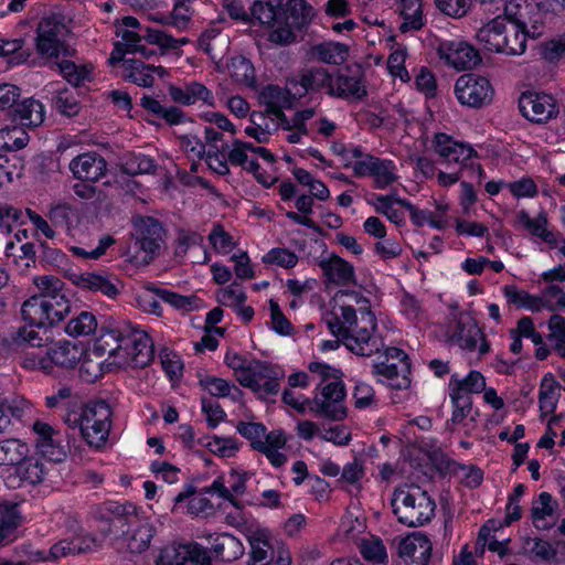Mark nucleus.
I'll list each match as a JSON object with an SVG mask.
<instances>
[{
  "label": "nucleus",
  "instance_id": "09e8293b",
  "mask_svg": "<svg viewBox=\"0 0 565 565\" xmlns=\"http://www.w3.org/2000/svg\"><path fill=\"white\" fill-rule=\"evenodd\" d=\"M97 326L96 317L92 312L82 311L67 322L65 332L74 338L87 337L96 331Z\"/></svg>",
  "mask_w": 565,
  "mask_h": 565
},
{
  "label": "nucleus",
  "instance_id": "13d9d810",
  "mask_svg": "<svg viewBox=\"0 0 565 565\" xmlns=\"http://www.w3.org/2000/svg\"><path fill=\"white\" fill-rule=\"evenodd\" d=\"M52 105L60 114L67 117L76 116L81 109L78 100L67 88L57 92Z\"/></svg>",
  "mask_w": 565,
  "mask_h": 565
},
{
  "label": "nucleus",
  "instance_id": "8fccbe9b",
  "mask_svg": "<svg viewBox=\"0 0 565 565\" xmlns=\"http://www.w3.org/2000/svg\"><path fill=\"white\" fill-rule=\"evenodd\" d=\"M17 473L21 481L32 486L41 483L46 475L44 465L39 459L28 456L17 466Z\"/></svg>",
  "mask_w": 565,
  "mask_h": 565
},
{
  "label": "nucleus",
  "instance_id": "c756f323",
  "mask_svg": "<svg viewBox=\"0 0 565 565\" xmlns=\"http://www.w3.org/2000/svg\"><path fill=\"white\" fill-rule=\"evenodd\" d=\"M332 85L334 92L331 93V97L333 98L354 97L362 99L367 95L365 87L362 86L358 77L344 75L338 70L334 71Z\"/></svg>",
  "mask_w": 565,
  "mask_h": 565
},
{
  "label": "nucleus",
  "instance_id": "864d4df0",
  "mask_svg": "<svg viewBox=\"0 0 565 565\" xmlns=\"http://www.w3.org/2000/svg\"><path fill=\"white\" fill-rule=\"evenodd\" d=\"M31 324L26 327H21L15 332V337L13 338L14 342L18 345H28L32 349H40L42 347L47 345L50 340V335L43 332V335L40 334V331L33 329Z\"/></svg>",
  "mask_w": 565,
  "mask_h": 565
},
{
  "label": "nucleus",
  "instance_id": "680f3d73",
  "mask_svg": "<svg viewBox=\"0 0 565 565\" xmlns=\"http://www.w3.org/2000/svg\"><path fill=\"white\" fill-rule=\"evenodd\" d=\"M200 384L203 388L207 390L212 396L215 397L230 396L232 390H234L237 394H242V391L234 384H231L228 381L221 377L206 376L200 381Z\"/></svg>",
  "mask_w": 565,
  "mask_h": 565
},
{
  "label": "nucleus",
  "instance_id": "0eeeda50",
  "mask_svg": "<svg viewBox=\"0 0 565 565\" xmlns=\"http://www.w3.org/2000/svg\"><path fill=\"white\" fill-rule=\"evenodd\" d=\"M68 33L70 30L61 14L42 18L36 28V52L49 60H56L60 55L64 57L74 56L76 50L65 40Z\"/></svg>",
  "mask_w": 565,
  "mask_h": 565
},
{
  "label": "nucleus",
  "instance_id": "393cba45",
  "mask_svg": "<svg viewBox=\"0 0 565 565\" xmlns=\"http://www.w3.org/2000/svg\"><path fill=\"white\" fill-rule=\"evenodd\" d=\"M169 94L173 102L182 105H193L196 102H203L209 106H214L212 92L198 82L188 83L183 87L171 85Z\"/></svg>",
  "mask_w": 565,
  "mask_h": 565
},
{
  "label": "nucleus",
  "instance_id": "7ed1b4c3",
  "mask_svg": "<svg viewBox=\"0 0 565 565\" xmlns=\"http://www.w3.org/2000/svg\"><path fill=\"white\" fill-rule=\"evenodd\" d=\"M110 511L113 516L108 520V527L104 532L111 536L115 547L119 552H145L154 535L153 526L142 521L131 504H116Z\"/></svg>",
  "mask_w": 565,
  "mask_h": 565
},
{
  "label": "nucleus",
  "instance_id": "a211bd4d",
  "mask_svg": "<svg viewBox=\"0 0 565 565\" xmlns=\"http://www.w3.org/2000/svg\"><path fill=\"white\" fill-rule=\"evenodd\" d=\"M135 227L137 232L136 245L145 252L143 260L148 263L160 249L164 230L162 224L151 216L140 217L139 221L135 223Z\"/></svg>",
  "mask_w": 565,
  "mask_h": 565
},
{
  "label": "nucleus",
  "instance_id": "5fc2aeb1",
  "mask_svg": "<svg viewBox=\"0 0 565 565\" xmlns=\"http://www.w3.org/2000/svg\"><path fill=\"white\" fill-rule=\"evenodd\" d=\"M449 387H460L467 394L481 393L486 387V379L478 371H471L465 379L459 380L457 375H452Z\"/></svg>",
  "mask_w": 565,
  "mask_h": 565
},
{
  "label": "nucleus",
  "instance_id": "6e6d98bb",
  "mask_svg": "<svg viewBox=\"0 0 565 565\" xmlns=\"http://www.w3.org/2000/svg\"><path fill=\"white\" fill-rule=\"evenodd\" d=\"M396 199L393 194L377 195L374 207L377 213L384 214L392 223L399 225L404 223L405 216L403 211L393 206L396 204Z\"/></svg>",
  "mask_w": 565,
  "mask_h": 565
},
{
  "label": "nucleus",
  "instance_id": "9b49d317",
  "mask_svg": "<svg viewBox=\"0 0 565 565\" xmlns=\"http://www.w3.org/2000/svg\"><path fill=\"white\" fill-rule=\"evenodd\" d=\"M282 376L279 369L259 361H252L246 374L241 376L239 384L265 399L278 394L279 380Z\"/></svg>",
  "mask_w": 565,
  "mask_h": 565
},
{
  "label": "nucleus",
  "instance_id": "cd10ccee",
  "mask_svg": "<svg viewBox=\"0 0 565 565\" xmlns=\"http://www.w3.org/2000/svg\"><path fill=\"white\" fill-rule=\"evenodd\" d=\"M456 343L463 350L473 351L482 332L477 322L469 316H460L452 335Z\"/></svg>",
  "mask_w": 565,
  "mask_h": 565
},
{
  "label": "nucleus",
  "instance_id": "f704fd0d",
  "mask_svg": "<svg viewBox=\"0 0 565 565\" xmlns=\"http://www.w3.org/2000/svg\"><path fill=\"white\" fill-rule=\"evenodd\" d=\"M557 509V502L548 492L540 493L539 498L533 501L531 515L533 524L536 529L546 530L552 526L546 519L553 516Z\"/></svg>",
  "mask_w": 565,
  "mask_h": 565
},
{
  "label": "nucleus",
  "instance_id": "6e6552de",
  "mask_svg": "<svg viewBox=\"0 0 565 565\" xmlns=\"http://www.w3.org/2000/svg\"><path fill=\"white\" fill-rule=\"evenodd\" d=\"M111 408L105 401L87 403L74 425H79L81 433L86 443L94 448H102L111 427Z\"/></svg>",
  "mask_w": 565,
  "mask_h": 565
},
{
  "label": "nucleus",
  "instance_id": "7c9ffc66",
  "mask_svg": "<svg viewBox=\"0 0 565 565\" xmlns=\"http://www.w3.org/2000/svg\"><path fill=\"white\" fill-rule=\"evenodd\" d=\"M14 119L22 126L38 127L44 120V106L34 98H26L14 104Z\"/></svg>",
  "mask_w": 565,
  "mask_h": 565
},
{
  "label": "nucleus",
  "instance_id": "aec40b11",
  "mask_svg": "<svg viewBox=\"0 0 565 565\" xmlns=\"http://www.w3.org/2000/svg\"><path fill=\"white\" fill-rule=\"evenodd\" d=\"M36 435L35 447L41 455L53 462H62L67 455V447L62 445L60 434L54 428L41 420L33 424Z\"/></svg>",
  "mask_w": 565,
  "mask_h": 565
},
{
  "label": "nucleus",
  "instance_id": "2f4dec72",
  "mask_svg": "<svg viewBox=\"0 0 565 565\" xmlns=\"http://www.w3.org/2000/svg\"><path fill=\"white\" fill-rule=\"evenodd\" d=\"M280 6L281 0H255L250 7V17L274 30L279 24Z\"/></svg>",
  "mask_w": 565,
  "mask_h": 565
},
{
  "label": "nucleus",
  "instance_id": "dca6fc26",
  "mask_svg": "<svg viewBox=\"0 0 565 565\" xmlns=\"http://www.w3.org/2000/svg\"><path fill=\"white\" fill-rule=\"evenodd\" d=\"M128 327L119 326H103L100 334L97 338L94 349L99 354H108L109 364L122 367L125 362V350L127 348L124 344V340L128 335Z\"/></svg>",
  "mask_w": 565,
  "mask_h": 565
},
{
  "label": "nucleus",
  "instance_id": "e433bc0d",
  "mask_svg": "<svg viewBox=\"0 0 565 565\" xmlns=\"http://www.w3.org/2000/svg\"><path fill=\"white\" fill-rule=\"evenodd\" d=\"M313 56L327 64L340 65L345 62L349 47L339 42H324L312 47Z\"/></svg>",
  "mask_w": 565,
  "mask_h": 565
},
{
  "label": "nucleus",
  "instance_id": "b1692460",
  "mask_svg": "<svg viewBox=\"0 0 565 565\" xmlns=\"http://www.w3.org/2000/svg\"><path fill=\"white\" fill-rule=\"evenodd\" d=\"M505 18L497 15L488 23L483 24L476 33V39L484 51L490 53H501L507 32Z\"/></svg>",
  "mask_w": 565,
  "mask_h": 565
},
{
  "label": "nucleus",
  "instance_id": "bb28decb",
  "mask_svg": "<svg viewBox=\"0 0 565 565\" xmlns=\"http://www.w3.org/2000/svg\"><path fill=\"white\" fill-rule=\"evenodd\" d=\"M47 360L50 361L51 374L55 367L74 369L79 361V352L76 345L65 341L46 350Z\"/></svg>",
  "mask_w": 565,
  "mask_h": 565
},
{
  "label": "nucleus",
  "instance_id": "49530a36",
  "mask_svg": "<svg viewBox=\"0 0 565 565\" xmlns=\"http://www.w3.org/2000/svg\"><path fill=\"white\" fill-rule=\"evenodd\" d=\"M122 173L135 177L143 173H154L157 164L154 160L141 153L128 154L120 166Z\"/></svg>",
  "mask_w": 565,
  "mask_h": 565
},
{
  "label": "nucleus",
  "instance_id": "20e7f679",
  "mask_svg": "<svg viewBox=\"0 0 565 565\" xmlns=\"http://www.w3.org/2000/svg\"><path fill=\"white\" fill-rule=\"evenodd\" d=\"M308 369L318 375L321 387L320 395L307 401L309 409L316 415L332 420H342L347 416V408L343 405L345 397L343 373L339 369L320 362H311Z\"/></svg>",
  "mask_w": 565,
  "mask_h": 565
},
{
  "label": "nucleus",
  "instance_id": "4468645a",
  "mask_svg": "<svg viewBox=\"0 0 565 565\" xmlns=\"http://www.w3.org/2000/svg\"><path fill=\"white\" fill-rule=\"evenodd\" d=\"M204 138L206 145L196 140V145L199 146L196 157L199 159H204L209 169L214 173L218 175L230 174V167H227L225 156V152L228 149V143L217 145L218 141H222L223 134L212 127H205Z\"/></svg>",
  "mask_w": 565,
  "mask_h": 565
},
{
  "label": "nucleus",
  "instance_id": "1a4fd4ad",
  "mask_svg": "<svg viewBox=\"0 0 565 565\" xmlns=\"http://www.w3.org/2000/svg\"><path fill=\"white\" fill-rule=\"evenodd\" d=\"M503 295L509 303L533 312H539L542 308L550 311L565 308V292L557 285L547 286L543 290V297H536L525 290H519L514 285L504 286Z\"/></svg>",
  "mask_w": 565,
  "mask_h": 565
},
{
  "label": "nucleus",
  "instance_id": "4c0bfd02",
  "mask_svg": "<svg viewBox=\"0 0 565 565\" xmlns=\"http://www.w3.org/2000/svg\"><path fill=\"white\" fill-rule=\"evenodd\" d=\"M29 455V447L20 439L0 441V466H18Z\"/></svg>",
  "mask_w": 565,
  "mask_h": 565
},
{
  "label": "nucleus",
  "instance_id": "5701e85b",
  "mask_svg": "<svg viewBox=\"0 0 565 565\" xmlns=\"http://www.w3.org/2000/svg\"><path fill=\"white\" fill-rule=\"evenodd\" d=\"M433 143L434 150L447 162H460L465 164L467 160L477 156L472 147L460 143L443 132L435 135Z\"/></svg>",
  "mask_w": 565,
  "mask_h": 565
},
{
  "label": "nucleus",
  "instance_id": "a18cd8bd",
  "mask_svg": "<svg viewBox=\"0 0 565 565\" xmlns=\"http://www.w3.org/2000/svg\"><path fill=\"white\" fill-rule=\"evenodd\" d=\"M21 515L15 504H0V546L9 542L11 534L20 525Z\"/></svg>",
  "mask_w": 565,
  "mask_h": 565
},
{
  "label": "nucleus",
  "instance_id": "412c9836",
  "mask_svg": "<svg viewBox=\"0 0 565 565\" xmlns=\"http://www.w3.org/2000/svg\"><path fill=\"white\" fill-rule=\"evenodd\" d=\"M70 170L75 179L95 183L105 175L107 161L97 152H85L70 162Z\"/></svg>",
  "mask_w": 565,
  "mask_h": 565
},
{
  "label": "nucleus",
  "instance_id": "ddd939ff",
  "mask_svg": "<svg viewBox=\"0 0 565 565\" xmlns=\"http://www.w3.org/2000/svg\"><path fill=\"white\" fill-rule=\"evenodd\" d=\"M437 53L441 60L458 71L472 70L482 62L479 51L460 39L441 41Z\"/></svg>",
  "mask_w": 565,
  "mask_h": 565
},
{
  "label": "nucleus",
  "instance_id": "a878e982",
  "mask_svg": "<svg viewBox=\"0 0 565 565\" xmlns=\"http://www.w3.org/2000/svg\"><path fill=\"white\" fill-rule=\"evenodd\" d=\"M54 309V306L46 305V299L41 297L32 296L28 300H25L21 307V315L24 321H26L31 327H36L38 329H44V333L47 332V320L49 316L46 310ZM55 310H60L58 306L55 307Z\"/></svg>",
  "mask_w": 565,
  "mask_h": 565
},
{
  "label": "nucleus",
  "instance_id": "338daca9",
  "mask_svg": "<svg viewBox=\"0 0 565 565\" xmlns=\"http://www.w3.org/2000/svg\"><path fill=\"white\" fill-rule=\"evenodd\" d=\"M436 8L445 15L459 19L465 17L472 4V0H436Z\"/></svg>",
  "mask_w": 565,
  "mask_h": 565
},
{
  "label": "nucleus",
  "instance_id": "774afa93",
  "mask_svg": "<svg viewBox=\"0 0 565 565\" xmlns=\"http://www.w3.org/2000/svg\"><path fill=\"white\" fill-rule=\"evenodd\" d=\"M47 217L54 226L70 230L75 212L68 204H57L51 207Z\"/></svg>",
  "mask_w": 565,
  "mask_h": 565
},
{
  "label": "nucleus",
  "instance_id": "58836bf2",
  "mask_svg": "<svg viewBox=\"0 0 565 565\" xmlns=\"http://www.w3.org/2000/svg\"><path fill=\"white\" fill-rule=\"evenodd\" d=\"M60 74L73 86L78 87L84 85L85 82L92 81L93 67L88 64L76 65L72 61L62 60L54 64Z\"/></svg>",
  "mask_w": 565,
  "mask_h": 565
},
{
  "label": "nucleus",
  "instance_id": "e2e57ef3",
  "mask_svg": "<svg viewBox=\"0 0 565 565\" xmlns=\"http://www.w3.org/2000/svg\"><path fill=\"white\" fill-rule=\"evenodd\" d=\"M24 44L23 39L7 40L0 39V56L13 55L12 62L21 64L28 61L31 53L22 50Z\"/></svg>",
  "mask_w": 565,
  "mask_h": 565
},
{
  "label": "nucleus",
  "instance_id": "69168bd1",
  "mask_svg": "<svg viewBox=\"0 0 565 565\" xmlns=\"http://www.w3.org/2000/svg\"><path fill=\"white\" fill-rule=\"evenodd\" d=\"M216 297L221 305L235 308L243 305L246 300V294L237 282H233L228 287L220 289Z\"/></svg>",
  "mask_w": 565,
  "mask_h": 565
},
{
  "label": "nucleus",
  "instance_id": "f257e3e1",
  "mask_svg": "<svg viewBox=\"0 0 565 565\" xmlns=\"http://www.w3.org/2000/svg\"><path fill=\"white\" fill-rule=\"evenodd\" d=\"M341 316L330 313L326 323L333 335L343 340L345 347L356 355L371 356L380 351L382 344L373 337L376 319L371 310L360 311V316L351 306L340 307Z\"/></svg>",
  "mask_w": 565,
  "mask_h": 565
},
{
  "label": "nucleus",
  "instance_id": "f8f14e48",
  "mask_svg": "<svg viewBox=\"0 0 565 565\" xmlns=\"http://www.w3.org/2000/svg\"><path fill=\"white\" fill-rule=\"evenodd\" d=\"M455 94L461 105L481 108L491 103L494 89L488 78L463 74L456 81Z\"/></svg>",
  "mask_w": 565,
  "mask_h": 565
},
{
  "label": "nucleus",
  "instance_id": "f3484780",
  "mask_svg": "<svg viewBox=\"0 0 565 565\" xmlns=\"http://www.w3.org/2000/svg\"><path fill=\"white\" fill-rule=\"evenodd\" d=\"M519 108L526 119L537 124L546 122L557 114L554 98L543 93H523L519 99Z\"/></svg>",
  "mask_w": 565,
  "mask_h": 565
},
{
  "label": "nucleus",
  "instance_id": "052dcab7",
  "mask_svg": "<svg viewBox=\"0 0 565 565\" xmlns=\"http://www.w3.org/2000/svg\"><path fill=\"white\" fill-rule=\"evenodd\" d=\"M28 134L17 127L0 130V146L7 150H20L28 145Z\"/></svg>",
  "mask_w": 565,
  "mask_h": 565
},
{
  "label": "nucleus",
  "instance_id": "c85d7f7f",
  "mask_svg": "<svg viewBox=\"0 0 565 565\" xmlns=\"http://www.w3.org/2000/svg\"><path fill=\"white\" fill-rule=\"evenodd\" d=\"M411 372V363H376L373 365V374L384 376L388 385L395 390L407 388L411 384L408 374Z\"/></svg>",
  "mask_w": 565,
  "mask_h": 565
},
{
  "label": "nucleus",
  "instance_id": "c03bdc74",
  "mask_svg": "<svg viewBox=\"0 0 565 565\" xmlns=\"http://www.w3.org/2000/svg\"><path fill=\"white\" fill-rule=\"evenodd\" d=\"M79 287L99 291L107 297H115L118 294L117 285L109 278L95 273H84L77 278L76 282Z\"/></svg>",
  "mask_w": 565,
  "mask_h": 565
},
{
  "label": "nucleus",
  "instance_id": "9d476101",
  "mask_svg": "<svg viewBox=\"0 0 565 565\" xmlns=\"http://www.w3.org/2000/svg\"><path fill=\"white\" fill-rule=\"evenodd\" d=\"M333 75L322 66H310L299 71L297 75L289 78L287 86L294 96L302 97L305 95L324 94L331 97L333 93Z\"/></svg>",
  "mask_w": 565,
  "mask_h": 565
},
{
  "label": "nucleus",
  "instance_id": "c9c22d12",
  "mask_svg": "<svg viewBox=\"0 0 565 565\" xmlns=\"http://www.w3.org/2000/svg\"><path fill=\"white\" fill-rule=\"evenodd\" d=\"M518 220L532 235L540 237L552 246L556 245L555 234L546 228L547 216L544 212H541L537 217L532 218L526 211H520Z\"/></svg>",
  "mask_w": 565,
  "mask_h": 565
},
{
  "label": "nucleus",
  "instance_id": "bf43d9fd",
  "mask_svg": "<svg viewBox=\"0 0 565 565\" xmlns=\"http://www.w3.org/2000/svg\"><path fill=\"white\" fill-rule=\"evenodd\" d=\"M40 294L34 295L44 299L53 297H66L63 292V281L55 276H41L34 279Z\"/></svg>",
  "mask_w": 565,
  "mask_h": 565
},
{
  "label": "nucleus",
  "instance_id": "603ef678",
  "mask_svg": "<svg viewBox=\"0 0 565 565\" xmlns=\"http://www.w3.org/2000/svg\"><path fill=\"white\" fill-rule=\"evenodd\" d=\"M396 167L392 160L377 158L370 177L374 179L375 188L384 189L397 180Z\"/></svg>",
  "mask_w": 565,
  "mask_h": 565
},
{
  "label": "nucleus",
  "instance_id": "37998d69",
  "mask_svg": "<svg viewBox=\"0 0 565 565\" xmlns=\"http://www.w3.org/2000/svg\"><path fill=\"white\" fill-rule=\"evenodd\" d=\"M399 11L404 20L399 26L403 33L419 30L424 25L420 0H401Z\"/></svg>",
  "mask_w": 565,
  "mask_h": 565
},
{
  "label": "nucleus",
  "instance_id": "f03ea898",
  "mask_svg": "<svg viewBox=\"0 0 565 565\" xmlns=\"http://www.w3.org/2000/svg\"><path fill=\"white\" fill-rule=\"evenodd\" d=\"M535 0H510L505 3L504 15L512 23L505 32L502 52L521 55L526 50V39H537L544 33L546 12Z\"/></svg>",
  "mask_w": 565,
  "mask_h": 565
},
{
  "label": "nucleus",
  "instance_id": "423d86ee",
  "mask_svg": "<svg viewBox=\"0 0 565 565\" xmlns=\"http://www.w3.org/2000/svg\"><path fill=\"white\" fill-rule=\"evenodd\" d=\"M313 17L315 10L306 0L281 1L279 24L271 30L268 41L279 46L294 43L296 32L306 28Z\"/></svg>",
  "mask_w": 565,
  "mask_h": 565
},
{
  "label": "nucleus",
  "instance_id": "ea45409f",
  "mask_svg": "<svg viewBox=\"0 0 565 565\" xmlns=\"http://www.w3.org/2000/svg\"><path fill=\"white\" fill-rule=\"evenodd\" d=\"M26 404L21 398H4L0 401V434L7 431L13 422L21 420Z\"/></svg>",
  "mask_w": 565,
  "mask_h": 565
},
{
  "label": "nucleus",
  "instance_id": "39448f33",
  "mask_svg": "<svg viewBox=\"0 0 565 565\" xmlns=\"http://www.w3.org/2000/svg\"><path fill=\"white\" fill-rule=\"evenodd\" d=\"M391 504L398 522L409 527L423 526L435 516V500L417 484L395 489Z\"/></svg>",
  "mask_w": 565,
  "mask_h": 565
},
{
  "label": "nucleus",
  "instance_id": "a19ab883",
  "mask_svg": "<svg viewBox=\"0 0 565 565\" xmlns=\"http://www.w3.org/2000/svg\"><path fill=\"white\" fill-rule=\"evenodd\" d=\"M561 388L559 383L555 380L552 373H546L540 385L539 403L540 409L544 413H553L556 409L558 394L557 390Z\"/></svg>",
  "mask_w": 565,
  "mask_h": 565
},
{
  "label": "nucleus",
  "instance_id": "4d7b16f0",
  "mask_svg": "<svg viewBox=\"0 0 565 565\" xmlns=\"http://www.w3.org/2000/svg\"><path fill=\"white\" fill-rule=\"evenodd\" d=\"M160 300L170 305L175 309L192 310L195 307V297L182 296L177 292L161 289V288H149Z\"/></svg>",
  "mask_w": 565,
  "mask_h": 565
},
{
  "label": "nucleus",
  "instance_id": "0e129e2a",
  "mask_svg": "<svg viewBox=\"0 0 565 565\" xmlns=\"http://www.w3.org/2000/svg\"><path fill=\"white\" fill-rule=\"evenodd\" d=\"M236 429L239 435L250 441V446L254 450L258 449L257 444H264L263 437L265 436L266 427L262 423L238 422Z\"/></svg>",
  "mask_w": 565,
  "mask_h": 565
},
{
  "label": "nucleus",
  "instance_id": "de8ad7c7",
  "mask_svg": "<svg viewBox=\"0 0 565 565\" xmlns=\"http://www.w3.org/2000/svg\"><path fill=\"white\" fill-rule=\"evenodd\" d=\"M250 558L255 564H267L274 556V550L265 531H257L249 536Z\"/></svg>",
  "mask_w": 565,
  "mask_h": 565
},
{
  "label": "nucleus",
  "instance_id": "4be33fe9",
  "mask_svg": "<svg viewBox=\"0 0 565 565\" xmlns=\"http://www.w3.org/2000/svg\"><path fill=\"white\" fill-rule=\"evenodd\" d=\"M319 267L329 284L340 287L356 285L354 267L338 255L321 258Z\"/></svg>",
  "mask_w": 565,
  "mask_h": 565
},
{
  "label": "nucleus",
  "instance_id": "79ce46f5",
  "mask_svg": "<svg viewBox=\"0 0 565 565\" xmlns=\"http://www.w3.org/2000/svg\"><path fill=\"white\" fill-rule=\"evenodd\" d=\"M231 78L237 84L253 87L255 85V68L249 60L244 56L231 58L227 65Z\"/></svg>",
  "mask_w": 565,
  "mask_h": 565
},
{
  "label": "nucleus",
  "instance_id": "3c124183",
  "mask_svg": "<svg viewBox=\"0 0 565 565\" xmlns=\"http://www.w3.org/2000/svg\"><path fill=\"white\" fill-rule=\"evenodd\" d=\"M185 544H169L161 547L154 558L156 565H184L189 561Z\"/></svg>",
  "mask_w": 565,
  "mask_h": 565
},
{
  "label": "nucleus",
  "instance_id": "2eb2a0df",
  "mask_svg": "<svg viewBox=\"0 0 565 565\" xmlns=\"http://www.w3.org/2000/svg\"><path fill=\"white\" fill-rule=\"evenodd\" d=\"M125 350L124 366L142 369L154 358L153 343L148 333L137 327H128V335L124 340Z\"/></svg>",
  "mask_w": 565,
  "mask_h": 565
},
{
  "label": "nucleus",
  "instance_id": "473e14b6",
  "mask_svg": "<svg viewBox=\"0 0 565 565\" xmlns=\"http://www.w3.org/2000/svg\"><path fill=\"white\" fill-rule=\"evenodd\" d=\"M212 552L223 562H233L244 554V545L232 534L223 533L214 540Z\"/></svg>",
  "mask_w": 565,
  "mask_h": 565
},
{
  "label": "nucleus",
  "instance_id": "72a5a7b5",
  "mask_svg": "<svg viewBox=\"0 0 565 565\" xmlns=\"http://www.w3.org/2000/svg\"><path fill=\"white\" fill-rule=\"evenodd\" d=\"M122 78L130 81L141 87H151L154 77L151 75L152 65L146 64L137 58H128L124 61Z\"/></svg>",
  "mask_w": 565,
  "mask_h": 565
},
{
  "label": "nucleus",
  "instance_id": "6ab92c4d",
  "mask_svg": "<svg viewBox=\"0 0 565 565\" xmlns=\"http://www.w3.org/2000/svg\"><path fill=\"white\" fill-rule=\"evenodd\" d=\"M431 550V542L420 532L407 535L397 545L398 556L405 565H429Z\"/></svg>",
  "mask_w": 565,
  "mask_h": 565
}]
</instances>
